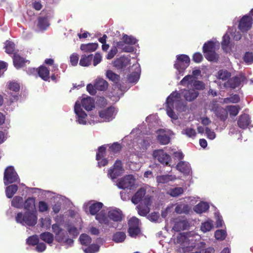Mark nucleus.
I'll return each mask as SVG.
<instances>
[{
    "label": "nucleus",
    "instance_id": "nucleus-1",
    "mask_svg": "<svg viewBox=\"0 0 253 253\" xmlns=\"http://www.w3.org/2000/svg\"><path fill=\"white\" fill-rule=\"evenodd\" d=\"M37 212L26 211L24 213L18 212L15 216V220L22 225L34 226L37 223Z\"/></svg>",
    "mask_w": 253,
    "mask_h": 253
},
{
    "label": "nucleus",
    "instance_id": "nucleus-2",
    "mask_svg": "<svg viewBox=\"0 0 253 253\" xmlns=\"http://www.w3.org/2000/svg\"><path fill=\"white\" fill-rule=\"evenodd\" d=\"M52 229L55 235V240L58 243H64L69 246H72L73 244V240L68 238L67 233L59 224L57 223L53 224L52 225Z\"/></svg>",
    "mask_w": 253,
    "mask_h": 253
},
{
    "label": "nucleus",
    "instance_id": "nucleus-3",
    "mask_svg": "<svg viewBox=\"0 0 253 253\" xmlns=\"http://www.w3.org/2000/svg\"><path fill=\"white\" fill-rule=\"evenodd\" d=\"M181 94L176 91L172 92L167 98L166 104L169 105H173L178 111H185V105L180 100Z\"/></svg>",
    "mask_w": 253,
    "mask_h": 253
},
{
    "label": "nucleus",
    "instance_id": "nucleus-4",
    "mask_svg": "<svg viewBox=\"0 0 253 253\" xmlns=\"http://www.w3.org/2000/svg\"><path fill=\"white\" fill-rule=\"evenodd\" d=\"M19 179L18 175L12 166H8L5 169L3 176L5 185L15 182Z\"/></svg>",
    "mask_w": 253,
    "mask_h": 253
},
{
    "label": "nucleus",
    "instance_id": "nucleus-5",
    "mask_svg": "<svg viewBox=\"0 0 253 253\" xmlns=\"http://www.w3.org/2000/svg\"><path fill=\"white\" fill-rule=\"evenodd\" d=\"M189 57L185 54L176 56V61L174 65V68L179 72L184 71L189 65Z\"/></svg>",
    "mask_w": 253,
    "mask_h": 253
},
{
    "label": "nucleus",
    "instance_id": "nucleus-6",
    "mask_svg": "<svg viewBox=\"0 0 253 253\" xmlns=\"http://www.w3.org/2000/svg\"><path fill=\"white\" fill-rule=\"evenodd\" d=\"M152 155L155 160H157L163 165H168L171 161L170 156L163 149L155 150Z\"/></svg>",
    "mask_w": 253,
    "mask_h": 253
},
{
    "label": "nucleus",
    "instance_id": "nucleus-7",
    "mask_svg": "<svg viewBox=\"0 0 253 253\" xmlns=\"http://www.w3.org/2000/svg\"><path fill=\"white\" fill-rule=\"evenodd\" d=\"M210 109L220 120L224 121L228 117L226 109L220 106L216 102H213L210 106Z\"/></svg>",
    "mask_w": 253,
    "mask_h": 253
},
{
    "label": "nucleus",
    "instance_id": "nucleus-8",
    "mask_svg": "<svg viewBox=\"0 0 253 253\" xmlns=\"http://www.w3.org/2000/svg\"><path fill=\"white\" fill-rule=\"evenodd\" d=\"M135 179L131 174H128L120 179L117 183V186L120 189H129L134 186Z\"/></svg>",
    "mask_w": 253,
    "mask_h": 253
},
{
    "label": "nucleus",
    "instance_id": "nucleus-9",
    "mask_svg": "<svg viewBox=\"0 0 253 253\" xmlns=\"http://www.w3.org/2000/svg\"><path fill=\"white\" fill-rule=\"evenodd\" d=\"M152 203V197L146 195L143 199V204L138 205L136 207L139 215L145 216L150 212V208Z\"/></svg>",
    "mask_w": 253,
    "mask_h": 253
},
{
    "label": "nucleus",
    "instance_id": "nucleus-10",
    "mask_svg": "<svg viewBox=\"0 0 253 253\" xmlns=\"http://www.w3.org/2000/svg\"><path fill=\"white\" fill-rule=\"evenodd\" d=\"M246 80V77L243 74H240L238 76L230 78L224 83L225 87H229L234 89L240 85L242 83H244Z\"/></svg>",
    "mask_w": 253,
    "mask_h": 253
},
{
    "label": "nucleus",
    "instance_id": "nucleus-11",
    "mask_svg": "<svg viewBox=\"0 0 253 253\" xmlns=\"http://www.w3.org/2000/svg\"><path fill=\"white\" fill-rule=\"evenodd\" d=\"M124 171L122 163L120 160H117L112 168L108 170V175L112 179L117 178L121 175Z\"/></svg>",
    "mask_w": 253,
    "mask_h": 253
},
{
    "label": "nucleus",
    "instance_id": "nucleus-12",
    "mask_svg": "<svg viewBox=\"0 0 253 253\" xmlns=\"http://www.w3.org/2000/svg\"><path fill=\"white\" fill-rule=\"evenodd\" d=\"M253 22V19L252 17L244 15L239 21L238 28L242 33L247 32L251 29Z\"/></svg>",
    "mask_w": 253,
    "mask_h": 253
},
{
    "label": "nucleus",
    "instance_id": "nucleus-13",
    "mask_svg": "<svg viewBox=\"0 0 253 253\" xmlns=\"http://www.w3.org/2000/svg\"><path fill=\"white\" fill-rule=\"evenodd\" d=\"M115 108L114 107L110 106L106 109H103L99 111V117L106 122H110L112 121L115 116Z\"/></svg>",
    "mask_w": 253,
    "mask_h": 253
},
{
    "label": "nucleus",
    "instance_id": "nucleus-14",
    "mask_svg": "<svg viewBox=\"0 0 253 253\" xmlns=\"http://www.w3.org/2000/svg\"><path fill=\"white\" fill-rule=\"evenodd\" d=\"M74 111L77 116L78 122L80 124L85 125L86 123V114L81 108V104L77 101L74 106Z\"/></svg>",
    "mask_w": 253,
    "mask_h": 253
},
{
    "label": "nucleus",
    "instance_id": "nucleus-15",
    "mask_svg": "<svg viewBox=\"0 0 253 253\" xmlns=\"http://www.w3.org/2000/svg\"><path fill=\"white\" fill-rule=\"evenodd\" d=\"M189 226L188 221L184 218L176 219L173 229L176 232L186 230Z\"/></svg>",
    "mask_w": 253,
    "mask_h": 253
},
{
    "label": "nucleus",
    "instance_id": "nucleus-16",
    "mask_svg": "<svg viewBox=\"0 0 253 253\" xmlns=\"http://www.w3.org/2000/svg\"><path fill=\"white\" fill-rule=\"evenodd\" d=\"M146 189L141 187L132 197L131 201L135 205L138 204L140 201H143L146 196Z\"/></svg>",
    "mask_w": 253,
    "mask_h": 253
},
{
    "label": "nucleus",
    "instance_id": "nucleus-17",
    "mask_svg": "<svg viewBox=\"0 0 253 253\" xmlns=\"http://www.w3.org/2000/svg\"><path fill=\"white\" fill-rule=\"evenodd\" d=\"M251 119L249 115L243 114L240 116L237 121L238 126L242 129H246L250 125Z\"/></svg>",
    "mask_w": 253,
    "mask_h": 253
},
{
    "label": "nucleus",
    "instance_id": "nucleus-18",
    "mask_svg": "<svg viewBox=\"0 0 253 253\" xmlns=\"http://www.w3.org/2000/svg\"><path fill=\"white\" fill-rule=\"evenodd\" d=\"M23 207L26 211L37 212L35 206V198L28 197L24 202Z\"/></svg>",
    "mask_w": 253,
    "mask_h": 253
},
{
    "label": "nucleus",
    "instance_id": "nucleus-19",
    "mask_svg": "<svg viewBox=\"0 0 253 253\" xmlns=\"http://www.w3.org/2000/svg\"><path fill=\"white\" fill-rule=\"evenodd\" d=\"M108 216L110 219L115 222L122 221L123 217L122 211L119 209L109 211L108 213Z\"/></svg>",
    "mask_w": 253,
    "mask_h": 253
},
{
    "label": "nucleus",
    "instance_id": "nucleus-20",
    "mask_svg": "<svg viewBox=\"0 0 253 253\" xmlns=\"http://www.w3.org/2000/svg\"><path fill=\"white\" fill-rule=\"evenodd\" d=\"M182 94L186 100L192 101L198 97L199 92L194 89H184L182 91Z\"/></svg>",
    "mask_w": 253,
    "mask_h": 253
},
{
    "label": "nucleus",
    "instance_id": "nucleus-21",
    "mask_svg": "<svg viewBox=\"0 0 253 253\" xmlns=\"http://www.w3.org/2000/svg\"><path fill=\"white\" fill-rule=\"evenodd\" d=\"M39 77L44 81H49L50 79L49 70L45 66L42 65L37 69Z\"/></svg>",
    "mask_w": 253,
    "mask_h": 253
},
{
    "label": "nucleus",
    "instance_id": "nucleus-22",
    "mask_svg": "<svg viewBox=\"0 0 253 253\" xmlns=\"http://www.w3.org/2000/svg\"><path fill=\"white\" fill-rule=\"evenodd\" d=\"M26 61V60L24 58L21 57L19 54L16 53H14L13 54V65L16 69H19L23 67L25 65Z\"/></svg>",
    "mask_w": 253,
    "mask_h": 253
},
{
    "label": "nucleus",
    "instance_id": "nucleus-23",
    "mask_svg": "<svg viewBox=\"0 0 253 253\" xmlns=\"http://www.w3.org/2000/svg\"><path fill=\"white\" fill-rule=\"evenodd\" d=\"M83 108L87 111H90L94 107V100L90 97L84 98L81 100Z\"/></svg>",
    "mask_w": 253,
    "mask_h": 253
},
{
    "label": "nucleus",
    "instance_id": "nucleus-24",
    "mask_svg": "<svg viewBox=\"0 0 253 253\" xmlns=\"http://www.w3.org/2000/svg\"><path fill=\"white\" fill-rule=\"evenodd\" d=\"M103 204L101 202H95L90 204L89 207V211L90 213L92 215H96L102 208Z\"/></svg>",
    "mask_w": 253,
    "mask_h": 253
},
{
    "label": "nucleus",
    "instance_id": "nucleus-25",
    "mask_svg": "<svg viewBox=\"0 0 253 253\" xmlns=\"http://www.w3.org/2000/svg\"><path fill=\"white\" fill-rule=\"evenodd\" d=\"M94 87L99 91H105L108 88V84L103 79H97L94 83Z\"/></svg>",
    "mask_w": 253,
    "mask_h": 253
},
{
    "label": "nucleus",
    "instance_id": "nucleus-26",
    "mask_svg": "<svg viewBox=\"0 0 253 253\" xmlns=\"http://www.w3.org/2000/svg\"><path fill=\"white\" fill-rule=\"evenodd\" d=\"M128 59L124 57L116 59L113 63V65L118 69H122L127 66Z\"/></svg>",
    "mask_w": 253,
    "mask_h": 253
},
{
    "label": "nucleus",
    "instance_id": "nucleus-27",
    "mask_svg": "<svg viewBox=\"0 0 253 253\" xmlns=\"http://www.w3.org/2000/svg\"><path fill=\"white\" fill-rule=\"evenodd\" d=\"M176 169L179 171L184 174H189L190 172V165L183 161L179 162L176 165Z\"/></svg>",
    "mask_w": 253,
    "mask_h": 253
},
{
    "label": "nucleus",
    "instance_id": "nucleus-28",
    "mask_svg": "<svg viewBox=\"0 0 253 253\" xmlns=\"http://www.w3.org/2000/svg\"><path fill=\"white\" fill-rule=\"evenodd\" d=\"M97 43H88L87 44H82L80 46L81 49L85 52H91L94 51L98 47Z\"/></svg>",
    "mask_w": 253,
    "mask_h": 253
},
{
    "label": "nucleus",
    "instance_id": "nucleus-29",
    "mask_svg": "<svg viewBox=\"0 0 253 253\" xmlns=\"http://www.w3.org/2000/svg\"><path fill=\"white\" fill-rule=\"evenodd\" d=\"M156 179L159 183H167L169 181L175 180L176 178L175 175L167 174L157 176Z\"/></svg>",
    "mask_w": 253,
    "mask_h": 253
},
{
    "label": "nucleus",
    "instance_id": "nucleus-30",
    "mask_svg": "<svg viewBox=\"0 0 253 253\" xmlns=\"http://www.w3.org/2000/svg\"><path fill=\"white\" fill-rule=\"evenodd\" d=\"M209 208L210 206L207 202H201L195 206L194 210L197 213H202L207 211Z\"/></svg>",
    "mask_w": 253,
    "mask_h": 253
},
{
    "label": "nucleus",
    "instance_id": "nucleus-31",
    "mask_svg": "<svg viewBox=\"0 0 253 253\" xmlns=\"http://www.w3.org/2000/svg\"><path fill=\"white\" fill-rule=\"evenodd\" d=\"M40 238L45 243L51 244L53 243L54 236L52 233L49 232H45L40 235Z\"/></svg>",
    "mask_w": 253,
    "mask_h": 253
},
{
    "label": "nucleus",
    "instance_id": "nucleus-32",
    "mask_svg": "<svg viewBox=\"0 0 253 253\" xmlns=\"http://www.w3.org/2000/svg\"><path fill=\"white\" fill-rule=\"evenodd\" d=\"M49 25L47 17H39L38 18L37 26L41 30H45Z\"/></svg>",
    "mask_w": 253,
    "mask_h": 253
},
{
    "label": "nucleus",
    "instance_id": "nucleus-33",
    "mask_svg": "<svg viewBox=\"0 0 253 253\" xmlns=\"http://www.w3.org/2000/svg\"><path fill=\"white\" fill-rule=\"evenodd\" d=\"M92 59V54H90L87 56L85 55H83L80 60L79 64L81 66L83 67L88 66L91 64Z\"/></svg>",
    "mask_w": 253,
    "mask_h": 253
},
{
    "label": "nucleus",
    "instance_id": "nucleus-34",
    "mask_svg": "<svg viewBox=\"0 0 253 253\" xmlns=\"http://www.w3.org/2000/svg\"><path fill=\"white\" fill-rule=\"evenodd\" d=\"M106 77L111 81L115 84H117L120 81V75L115 73L111 70H107L106 72Z\"/></svg>",
    "mask_w": 253,
    "mask_h": 253
},
{
    "label": "nucleus",
    "instance_id": "nucleus-35",
    "mask_svg": "<svg viewBox=\"0 0 253 253\" xmlns=\"http://www.w3.org/2000/svg\"><path fill=\"white\" fill-rule=\"evenodd\" d=\"M18 190V186L15 184H12L6 188L5 193L8 198H11Z\"/></svg>",
    "mask_w": 253,
    "mask_h": 253
},
{
    "label": "nucleus",
    "instance_id": "nucleus-36",
    "mask_svg": "<svg viewBox=\"0 0 253 253\" xmlns=\"http://www.w3.org/2000/svg\"><path fill=\"white\" fill-rule=\"evenodd\" d=\"M190 211V208L188 205L180 204L176 206L175 211L177 213H188Z\"/></svg>",
    "mask_w": 253,
    "mask_h": 253
},
{
    "label": "nucleus",
    "instance_id": "nucleus-37",
    "mask_svg": "<svg viewBox=\"0 0 253 253\" xmlns=\"http://www.w3.org/2000/svg\"><path fill=\"white\" fill-rule=\"evenodd\" d=\"M240 109L239 105H229L226 107L227 114L229 113L230 116H236Z\"/></svg>",
    "mask_w": 253,
    "mask_h": 253
},
{
    "label": "nucleus",
    "instance_id": "nucleus-38",
    "mask_svg": "<svg viewBox=\"0 0 253 253\" xmlns=\"http://www.w3.org/2000/svg\"><path fill=\"white\" fill-rule=\"evenodd\" d=\"M11 206L17 209H22L23 206V199L20 196H15L11 201Z\"/></svg>",
    "mask_w": 253,
    "mask_h": 253
},
{
    "label": "nucleus",
    "instance_id": "nucleus-39",
    "mask_svg": "<svg viewBox=\"0 0 253 253\" xmlns=\"http://www.w3.org/2000/svg\"><path fill=\"white\" fill-rule=\"evenodd\" d=\"M231 77V73L226 70H219L217 73V77L219 79L225 81L229 79Z\"/></svg>",
    "mask_w": 253,
    "mask_h": 253
},
{
    "label": "nucleus",
    "instance_id": "nucleus-40",
    "mask_svg": "<svg viewBox=\"0 0 253 253\" xmlns=\"http://www.w3.org/2000/svg\"><path fill=\"white\" fill-rule=\"evenodd\" d=\"M205 58L210 61L217 62L219 58L218 55L214 50L205 53Z\"/></svg>",
    "mask_w": 253,
    "mask_h": 253
},
{
    "label": "nucleus",
    "instance_id": "nucleus-41",
    "mask_svg": "<svg viewBox=\"0 0 253 253\" xmlns=\"http://www.w3.org/2000/svg\"><path fill=\"white\" fill-rule=\"evenodd\" d=\"M122 40L126 44L134 45L137 42V40L132 36H128L126 34H124L122 38Z\"/></svg>",
    "mask_w": 253,
    "mask_h": 253
},
{
    "label": "nucleus",
    "instance_id": "nucleus-42",
    "mask_svg": "<svg viewBox=\"0 0 253 253\" xmlns=\"http://www.w3.org/2000/svg\"><path fill=\"white\" fill-rule=\"evenodd\" d=\"M170 139L168 135L164 133L159 134L157 136V140L162 145L168 144L170 141Z\"/></svg>",
    "mask_w": 253,
    "mask_h": 253
},
{
    "label": "nucleus",
    "instance_id": "nucleus-43",
    "mask_svg": "<svg viewBox=\"0 0 253 253\" xmlns=\"http://www.w3.org/2000/svg\"><path fill=\"white\" fill-rule=\"evenodd\" d=\"M51 220L48 217L45 218H41L40 219V225L42 228H44L46 229H49L51 225Z\"/></svg>",
    "mask_w": 253,
    "mask_h": 253
},
{
    "label": "nucleus",
    "instance_id": "nucleus-44",
    "mask_svg": "<svg viewBox=\"0 0 253 253\" xmlns=\"http://www.w3.org/2000/svg\"><path fill=\"white\" fill-rule=\"evenodd\" d=\"M126 234L123 232H117L113 237V240L116 243L123 242L126 239Z\"/></svg>",
    "mask_w": 253,
    "mask_h": 253
},
{
    "label": "nucleus",
    "instance_id": "nucleus-45",
    "mask_svg": "<svg viewBox=\"0 0 253 253\" xmlns=\"http://www.w3.org/2000/svg\"><path fill=\"white\" fill-rule=\"evenodd\" d=\"M215 49V44L212 41H209L205 43L203 47V51L204 53L212 51Z\"/></svg>",
    "mask_w": 253,
    "mask_h": 253
},
{
    "label": "nucleus",
    "instance_id": "nucleus-46",
    "mask_svg": "<svg viewBox=\"0 0 253 253\" xmlns=\"http://www.w3.org/2000/svg\"><path fill=\"white\" fill-rule=\"evenodd\" d=\"M81 244L84 246H88L91 242V238L86 234H82L79 238Z\"/></svg>",
    "mask_w": 253,
    "mask_h": 253
},
{
    "label": "nucleus",
    "instance_id": "nucleus-47",
    "mask_svg": "<svg viewBox=\"0 0 253 253\" xmlns=\"http://www.w3.org/2000/svg\"><path fill=\"white\" fill-rule=\"evenodd\" d=\"M5 44V52L8 54H14L15 44L12 42L6 41Z\"/></svg>",
    "mask_w": 253,
    "mask_h": 253
},
{
    "label": "nucleus",
    "instance_id": "nucleus-48",
    "mask_svg": "<svg viewBox=\"0 0 253 253\" xmlns=\"http://www.w3.org/2000/svg\"><path fill=\"white\" fill-rule=\"evenodd\" d=\"M240 101V98L238 94H233L229 97L225 98L223 99V102L225 103H237Z\"/></svg>",
    "mask_w": 253,
    "mask_h": 253
},
{
    "label": "nucleus",
    "instance_id": "nucleus-49",
    "mask_svg": "<svg viewBox=\"0 0 253 253\" xmlns=\"http://www.w3.org/2000/svg\"><path fill=\"white\" fill-rule=\"evenodd\" d=\"M99 250V246L97 244H91L85 248L84 251L85 253H95Z\"/></svg>",
    "mask_w": 253,
    "mask_h": 253
},
{
    "label": "nucleus",
    "instance_id": "nucleus-50",
    "mask_svg": "<svg viewBox=\"0 0 253 253\" xmlns=\"http://www.w3.org/2000/svg\"><path fill=\"white\" fill-rule=\"evenodd\" d=\"M230 38L228 34H225L222 38V41L221 42V46L224 50L227 49L229 44L230 43Z\"/></svg>",
    "mask_w": 253,
    "mask_h": 253
},
{
    "label": "nucleus",
    "instance_id": "nucleus-51",
    "mask_svg": "<svg viewBox=\"0 0 253 253\" xmlns=\"http://www.w3.org/2000/svg\"><path fill=\"white\" fill-rule=\"evenodd\" d=\"M226 236V232L224 230H217L214 233L215 238L218 240H224Z\"/></svg>",
    "mask_w": 253,
    "mask_h": 253
},
{
    "label": "nucleus",
    "instance_id": "nucleus-52",
    "mask_svg": "<svg viewBox=\"0 0 253 253\" xmlns=\"http://www.w3.org/2000/svg\"><path fill=\"white\" fill-rule=\"evenodd\" d=\"M183 192L184 190L182 187H176L169 190V194L172 197H177L183 194Z\"/></svg>",
    "mask_w": 253,
    "mask_h": 253
},
{
    "label": "nucleus",
    "instance_id": "nucleus-53",
    "mask_svg": "<svg viewBox=\"0 0 253 253\" xmlns=\"http://www.w3.org/2000/svg\"><path fill=\"white\" fill-rule=\"evenodd\" d=\"M174 106L173 105H169L167 104L166 110L168 115L171 118L173 119H177V116L175 115L173 109Z\"/></svg>",
    "mask_w": 253,
    "mask_h": 253
},
{
    "label": "nucleus",
    "instance_id": "nucleus-54",
    "mask_svg": "<svg viewBox=\"0 0 253 253\" xmlns=\"http://www.w3.org/2000/svg\"><path fill=\"white\" fill-rule=\"evenodd\" d=\"M106 147L104 145L98 147V152L96 155V159L98 161L102 159L104 157Z\"/></svg>",
    "mask_w": 253,
    "mask_h": 253
},
{
    "label": "nucleus",
    "instance_id": "nucleus-55",
    "mask_svg": "<svg viewBox=\"0 0 253 253\" xmlns=\"http://www.w3.org/2000/svg\"><path fill=\"white\" fill-rule=\"evenodd\" d=\"M213 227V224L211 222L206 221L202 223L201 230L204 232H206L210 231Z\"/></svg>",
    "mask_w": 253,
    "mask_h": 253
},
{
    "label": "nucleus",
    "instance_id": "nucleus-56",
    "mask_svg": "<svg viewBox=\"0 0 253 253\" xmlns=\"http://www.w3.org/2000/svg\"><path fill=\"white\" fill-rule=\"evenodd\" d=\"M39 242V239L37 235L30 236L27 239V244L29 245L35 246Z\"/></svg>",
    "mask_w": 253,
    "mask_h": 253
},
{
    "label": "nucleus",
    "instance_id": "nucleus-57",
    "mask_svg": "<svg viewBox=\"0 0 253 253\" xmlns=\"http://www.w3.org/2000/svg\"><path fill=\"white\" fill-rule=\"evenodd\" d=\"M139 223L138 218L132 217L128 221V228L139 227Z\"/></svg>",
    "mask_w": 253,
    "mask_h": 253
},
{
    "label": "nucleus",
    "instance_id": "nucleus-58",
    "mask_svg": "<svg viewBox=\"0 0 253 253\" xmlns=\"http://www.w3.org/2000/svg\"><path fill=\"white\" fill-rule=\"evenodd\" d=\"M183 134H185L189 137H195L196 132L194 128L191 127H186L182 131Z\"/></svg>",
    "mask_w": 253,
    "mask_h": 253
},
{
    "label": "nucleus",
    "instance_id": "nucleus-59",
    "mask_svg": "<svg viewBox=\"0 0 253 253\" xmlns=\"http://www.w3.org/2000/svg\"><path fill=\"white\" fill-rule=\"evenodd\" d=\"M121 149L122 146L118 142H114L109 147L110 151L114 153H116L120 152L121 150Z\"/></svg>",
    "mask_w": 253,
    "mask_h": 253
},
{
    "label": "nucleus",
    "instance_id": "nucleus-60",
    "mask_svg": "<svg viewBox=\"0 0 253 253\" xmlns=\"http://www.w3.org/2000/svg\"><path fill=\"white\" fill-rule=\"evenodd\" d=\"M140 232L139 227L128 228V233L131 237H136Z\"/></svg>",
    "mask_w": 253,
    "mask_h": 253
},
{
    "label": "nucleus",
    "instance_id": "nucleus-61",
    "mask_svg": "<svg viewBox=\"0 0 253 253\" xmlns=\"http://www.w3.org/2000/svg\"><path fill=\"white\" fill-rule=\"evenodd\" d=\"M39 211L41 212H43L48 210L49 207L48 204L44 201H40L39 202Z\"/></svg>",
    "mask_w": 253,
    "mask_h": 253
},
{
    "label": "nucleus",
    "instance_id": "nucleus-62",
    "mask_svg": "<svg viewBox=\"0 0 253 253\" xmlns=\"http://www.w3.org/2000/svg\"><path fill=\"white\" fill-rule=\"evenodd\" d=\"M244 61L248 64H251L253 62V53L247 52L243 58Z\"/></svg>",
    "mask_w": 253,
    "mask_h": 253
},
{
    "label": "nucleus",
    "instance_id": "nucleus-63",
    "mask_svg": "<svg viewBox=\"0 0 253 253\" xmlns=\"http://www.w3.org/2000/svg\"><path fill=\"white\" fill-rule=\"evenodd\" d=\"M139 79V74L137 72H132L128 77V81L129 83H135Z\"/></svg>",
    "mask_w": 253,
    "mask_h": 253
},
{
    "label": "nucleus",
    "instance_id": "nucleus-64",
    "mask_svg": "<svg viewBox=\"0 0 253 253\" xmlns=\"http://www.w3.org/2000/svg\"><path fill=\"white\" fill-rule=\"evenodd\" d=\"M20 85L16 82H10L8 84V88L12 91L17 92L20 90Z\"/></svg>",
    "mask_w": 253,
    "mask_h": 253
}]
</instances>
